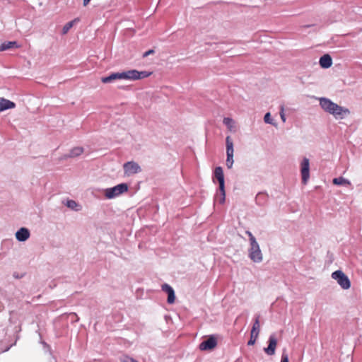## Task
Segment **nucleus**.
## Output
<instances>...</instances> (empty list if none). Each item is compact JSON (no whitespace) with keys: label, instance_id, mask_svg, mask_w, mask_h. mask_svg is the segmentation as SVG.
I'll list each match as a JSON object with an SVG mask.
<instances>
[{"label":"nucleus","instance_id":"nucleus-1","mask_svg":"<svg viewBox=\"0 0 362 362\" xmlns=\"http://www.w3.org/2000/svg\"><path fill=\"white\" fill-rule=\"evenodd\" d=\"M151 74V72L139 71L136 69L127 70L122 72L112 73L108 76L101 78L103 83H110L115 80H130L136 81L148 77Z\"/></svg>","mask_w":362,"mask_h":362},{"label":"nucleus","instance_id":"nucleus-2","mask_svg":"<svg viewBox=\"0 0 362 362\" xmlns=\"http://www.w3.org/2000/svg\"><path fill=\"white\" fill-rule=\"evenodd\" d=\"M320 105L325 111L333 115L337 119H343L345 115L350 114L348 108L339 106L327 98H320Z\"/></svg>","mask_w":362,"mask_h":362},{"label":"nucleus","instance_id":"nucleus-3","mask_svg":"<svg viewBox=\"0 0 362 362\" xmlns=\"http://www.w3.org/2000/svg\"><path fill=\"white\" fill-rule=\"evenodd\" d=\"M246 234L249 237L250 242V248L249 250V257L255 262H260L262 260V253L259 246L252 233L249 230L246 231Z\"/></svg>","mask_w":362,"mask_h":362},{"label":"nucleus","instance_id":"nucleus-4","mask_svg":"<svg viewBox=\"0 0 362 362\" xmlns=\"http://www.w3.org/2000/svg\"><path fill=\"white\" fill-rule=\"evenodd\" d=\"M128 190V186L125 183H122L117 185V186L107 188L105 191V195L107 199H112L115 197H117L122 193L127 192Z\"/></svg>","mask_w":362,"mask_h":362},{"label":"nucleus","instance_id":"nucleus-5","mask_svg":"<svg viewBox=\"0 0 362 362\" xmlns=\"http://www.w3.org/2000/svg\"><path fill=\"white\" fill-rule=\"evenodd\" d=\"M332 278L336 280L343 289H349L351 286V281L345 273H332Z\"/></svg>","mask_w":362,"mask_h":362},{"label":"nucleus","instance_id":"nucleus-6","mask_svg":"<svg viewBox=\"0 0 362 362\" xmlns=\"http://www.w3.org/2000/svg\"><path fill=\"white\" fill-rule=\"evenodd\" d=\"M226 165L228 168H231L233 164V143L230 136H228L226 139Z\"/></svg>","mask_w":362,"mask_h":362},{"label":"nucleus","instance_id":"nucleus-7","mask_svg":"<svg viewBox=\"0 0 362 362\" xmlns=\"http://www.w3.org/2000/svg\"><path fill=\"white\" fill-rule=\"evenodd\" d=\"M260 329V325H259V315H257L255 322L253 323L251 333H250V339L247 342L248 346H252L255 344V341L258 337Z\"/></svg>","mask_w":362,"mask_h":362},{"label":"nucleus","instance_id":"nucleus-8","mask_svg":"<svg viewBox=\"0 0 362 362\" xmlns=\"http://www.w3.org/2000/svg\"><path fill=\"white\" fill-rule=\"evenodd\" d=\"M217 346V339L214 335H210L200 343L199 348L202 351H211Z\"/></svg>","mask_w":362,"mask_h":362},{"label":"nucleus","instance_id":"nucleus-9","mask_svg":"<svg viewBox=\"0 0 362 362\" xmlns=\"http://www.w3.org/2000/svg\"><path fill=\"white\" fill-rule=\"evenodd\" d=\"M124 174L127 176H130L134 174H136L141 172V168L140 165L134 161L127 162L123 165Z\"/></svg>","mask_w":362,"mask_h":362},{"label":"nucleus","instance_id":"nucleus-10","mask_svg":"<svg viewBox=\"0 0 362 362\" xmlns=\"http://www.w3.org/2000/svg\"><path fill=\"white\" fill-rule=\"evenodd\" d=\"M300 173L302 176V182L306 185L310 178V162L309 159L304 158L300 165Z\"/></svg>","mask_w":362,"mask_h":362},{"label":"nucleus","instance_id":"nucleus-11","mask_svg":"<svg viewBox=\"0 0 362 362\" xmlns=\"http://www.w3.org/2000/svg\"><path fill=\"white\" fill-rule=\"evenodd\" d=\"M277 345V339L274 334H272L269 336L268 340V346L267 347L264 348V351L268 356H273L275 354L276 348Z\"/></svg>","mask_w":362,"mask_h":362},{"label":"nucleus","instance_id":"nucleus-12","mask_svg":"<svg viewBox=\"0 0 362 362\" xmlns=\"http://www.w3.org/2000/svg\"><path fill=\"white\" fill-rule=\"evenodd\" d=\"M161 289L163 292L168 294L167 302L169 304H173L175 300V291L172 286L168 284H163L161 285Z\"/></svg>","mask_w":362,"mask_h":362},{"label":"nucleus","instance_id":"nucleus-13","mask_svg":"<svg viewBox=\"0 0 362 362\" xmlns=\"http://www.w3.org/2000/svg\"><path fill=\"white\" fill-rule=\"evenodd\" d=\"M30 237V232L25 228H21L16 233V238L19 241H25Z\"/></svg>","mask_w":362,"mask_h":362},{"label":"nucleus","instance_id":"nucleus-14","mask_svg":"<svg viewBox=\"0 0 362 362\" xmlns=\"http://www.w3.org/2000/svg\"><path fill=\"white\" fill-rule=\"evenodd\" d=\"M16 107V104L4 98H0V111H4L8 109H12Z\"/></svg>","mask_w":362,"mask_h":362},{"label":"nucleus","instance_id":"nucleus-15","mask_svg":"<svg viewBox=\"0 0 362 362\" xmlns=\"http://www.w3.org/2000/svg\"><path fill=\"white\" fill-rule=\"evenodd\" d=\"M319 62L321 67L327 69L332 66V59L329 54H324L322 57H320Z\"/></svg>","mask_w":362,"mask_h":362},{"label":"nucleus","instance_id":"nucleus-16","mask_svg":"<svg viewBox=\"0 0 362 362\" xmlns=\"http://www.w3.org/2000/svg\"><path fill=\"white\" fill-rule=\"evenodd\" d=\"M13 47H19L16 42H5L0 45V51H4Z\"/></svg>","mask_w":362,"mask_h":362},{"label":"nucleus","instance_id":"nucleus-17","mask_svg":"<svg viewBox=\"0 0 362 362\" xmlns=\"http://www.w3.org/2000/svg\"><path fill=\"white\" fill-rule=\"evenodd\" d=\"M214 176L218 182L224 181V175L221 167H216L214 170Z\"/></svg>","mask_w":362,"mask_h":362},{"label":"nucleus","instance_id":"nucleus-18","mask_svg":"<svg viewBox=\"0 0 362 362\" xmlns=\"http://www.w3.org/2000/svg\"><path fill=\"white\" fill-rule=\"evenodd\" d=\"M333 184L337 185H350V182L342 177L333 179Z\"/></svg>","mask_w":362,"mask_h":362},{"label":"nucleus","instance_id":"nucleus-19","mask_svg":"<svg viewBox=\"0 0 362 362\" xmlns=\"http://www.w3.org/2000/svg\"><path fill=\"white\" fill-rule=\"evenodd\" d=\"M223 124L231 131L234 127V121L230 117H225L223 120Z\"/></svg>","mask_w":362,"mask_h":362},{"label":"nucleus","instance_id":"nucleus-20","mask_svg":"<svg viewBox=\"0 0 362 362\" xmlns=\"http://www.w3.org/2000/svg\"><path fill=\"white\" fill-rule=\"evenodd\" d=\"M77 21V19H74L70 22H68L66 24L64 25L62 29V33L66 34L68 33V31L73 27L74 23Z\"/></svg>","mask_w":362,"mask_h":362},{"label":"nucleus","instance_id":"nucleus-21","mask_svg":"<svg viewBox=\"0 0 362 362\" xmlns=\"http://www.w3.org/2000/svg\"><path fill=\"white\" fill-rule=\"evenodd\" d=\"M83 150L81 147L74 148L71 151L70 156H71V157L78 156L81 155L83 153Z\"/></svg>","mask_w":362,"mask_h":362},{"label":"nucleus","instance_id":"nucleus-22","mask_svg":"<svg viewBox=\"0 0 362 362\" xmlns=\"http://www.w3.org/2000/svg\"><path fill=\"white\" fill-rule=\"evenodd\" d=\"M219 182V189L221 192L222 197L220 200L221 203H223L225 201V187H224V181L218 182Z\"/></svg>","mask_w":362,"mask_h":362},{"label":"nucleus","instance_id":"nucleus-23","mask_svg":"<svg viewBox=\"0 0 362 362\" xmlns=\"http://www.w3.org/2000/svg\"><path fill=\"white\" fill-rule=\"evenodd\" d=\"M120 360H121V362H138L133 358H131L128 356H124L123 357L121 358Z\"/></svg>","mask_w":362,"mask_h":362},{"label":"nucleus","instance_id":"nucleus-24","mask_svg":"<svg viewBox=\"0 0 362 362\" xmlns=\"http://www.w3.org/2000/svg\"><path fill=\"white\" fill-rule=\"evenodd\" d=\"M66 206L72 209H74L77 206V204L74 200H69L67 201Z\"/></svg>","mask_w":362,"mask_h":362},{"label":"nucleus","instance_id":"nucleus-25","mask_svg":"<svg viewBox=\"0 0 362 362\" xmlns=\"http://www.w3.org/2000/svg\"><path fill=\"white\" fill-rule=\"evenodd\" d=\"M281 362H288V356L285 349L282 352Z\"/></svg>","mask_w":362,"mask_h":362},{"label":"nucleus","instance_id":"nucleus-26","mask_svg":"<svg viewBox=\"0 0 362 362\" xmlns=\"http://www.w3.org/2000/svg\"><path fill=\"white\" fill-rule=\"evenodd\" d=\"M264 120L267 124H272V119L271 118V115L269 112H267L264 117Z\"/></svg>","mask_w":362,"mask_h":362},{"label":"nucleus","instance_id":"nucleus-27","mask_svg":"<svg viewBox=\"0 0 362 362\" xmlns=\"http://www.w3.org/2000/svg\"><path fill=\"white\" fill-rule=\"evenodd\" d=\"M280 116H281L282 121L284 122L286 121V117H285V115L284 112V107L283 106L281 107Z\"/></svg>","mask_w":362,"mask_h":362},{"label":"nucleus","instance_id":"nucleus-28","mask_svg":"<svg viewBox=\"0 0 362 362\" xmlns=\"http://www.w3.org/2000/svg\"><path fill=\"white\" fill-rule=\"evenodd\" d=\"M266 195L263 193H259L257 197H256V200L257 202H259V199L262 198V197H265Z\"/></svg>","mask_w":362,"mask_h":362},{"label":"nucleus","instance_id":"nucleus-29","mask_svg":"<svg viewBox=\"0 0 362 362\" xmlns=\"http://www.w3.org/2000/svg\"><path fill=\"white\" fill-rule=\"evenodd\" d=\"M13 276L16 279H21L23 277V273H15Z\"/></svg>","mask_w":362,"mask_h":362},{"label":"nucleus","instance_id":"nucleus-30","mask_svg":"<svg viewBox=\"0 0 362 362\" xmlns=\"http://www.w3.org/2000/svg\"><path fill=\"white\" fill-rule=\"evenodd\" d=\"M153 52H154V51H153V49H150V50H148V51L146 52L144 54V55H143V56H144V57H146L148 56L149 54H153Z\"/></svg>","mask_w":362,"mask_h":362},{"label":"nucleus","instance_id":"nucleus-31","mask_svg":"<svg viewBox=\"0 0 362 362\" xmlns=\"http://www.w3.org/2000/svg\"><path fill=\"white\" fill-rule=\"evenodd\" d=\"M90 0H83V6H87Z\"/></svg>","mask_w":362,"mask_h":362},{"label":"nucleus","instance_id":"nucleus-32","mask_svg":"<svg viewBox=\"0 0 362 362\" xmlns=\"http://www.w3.org/2000/svg\"><path fill=\"white\" fill-rule=\"evenodd\" d=\"M71 315H73V316H75V317H76V321H78V316L76 315V313H71Z\"/></svg>","mask_w":362,"mask_h":362}]
</instances>
